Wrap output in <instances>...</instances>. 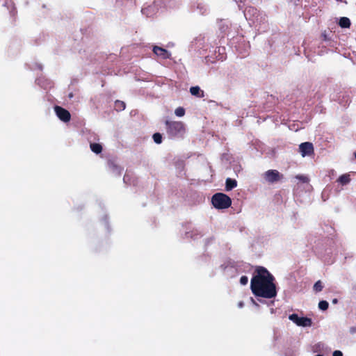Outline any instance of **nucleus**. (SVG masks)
I'll return each instance as SVG.
<instances>
[{"instance_id":"obj_1","label":"nucleus","mask_w":356,"mask_h":356,"mask_svg":"<svg viewBox=\"0 0 356 356\" xmlns=\"http://www.w3.org/2000/svg\"><path fill=\"white\" fill-rule=\"evenodd\" d=\"M275 277L264 267L258 266L251 279L250 289L257 297L270 299L277 296V289L274 283Z\"/></svg>"},{"instance_id":"obj_2","label":"nucleus","mask_w":356,"mask_h":356,"mask_svg":"<svg viewBox=\"0 0 356 356\" xmlns=\"http://www.w3.org/2000/svg\"><path fill=\"white\" fill-rule=\"evenodd\" d=\"M168 134L172 137H183L186 129L181 122L165 121Z\"/></svg>"},{"instance_id":"obj_3","label":"nucleus","mask_w":356,"mask_h":356,"mask_svg":"<svg viewBox=\"0 0 356 356\" xmlns=\"http://www.w3.org/2000/svg\"><path fill=\"white\" fill-rule=\"evenodd\" d=\"M211 202L213 207L218 209H224L229 208L232 204L231 198L226 194L222 193H217L214 194L211 198Z\"/></svg>"},{"instance_id":"obj_4","label":"nucleus","mask_w":356,"mask_h":356,"mask_svg":"<svg viewBox=\"0 0 356 356\" xmlns=\"http://www.w3.org/2000/svg\"><path fill=\"white\" fill-rule=\"evenodd\" d=\"M289 318L298 326L311 327L312 325L311 318L308 317H299L297 314H290Z\"/></svg>"},{"instance_id":"obj_5","label":"nucleus","mask_w":356,"mask_h":356,"mask_svg":"<svg viewBox=\"0 0 356 356\" xmlns=\"http://www.w3.org/2000/svg\"><path fill=\"white\" fill-rule=\"evenodd\" d=\"M264 177L268 182L274 183L282 179L283 175L276 170H268L264 173Z\"/></svg>"},{"instance_id":"obj_6","label":"nucleus","mask_w":356,"mask_h":356,"mask_svg":"<svg viewBox=\"0 0 356 356\" xmlns=\"http://www.w3.org/2000/svg\"><path fill=\"white\" fill-rule=\"evenodd\" d=\"M300 152L301 155L305 157L306 156H311L314 154V146L312 143L305 142L299 146Z\"/></svg>"},{"instance_id":"obj_7","label":"nucleus","mask_w":356,"mask_h":356,"mask_svg":"<svg viewBox=\"0 0 356 356\" xmlns=\"http://www.w3.org/2000/svg\"><path fill=\"white\" fill-rule=\"evenodd\" d=\"M152 51L154 54H156L158 57H159L161 59H168L170 58L171 57V53L165 49H163L161 47L154 46Z\"/></svg>"},{"instance_id":"obj_8","label":"nucleus","mask_w":356,"mask_h":356,"mask_svg":"<svg viewBox=\"0 0 356 356\" xmlns=\"http://www.w3.org/2000/svg\"><path fill=\"white\" fill-rule=\"evenodd\" d=\"M189 91L191 95L195 97L202 98L204 97V90L198 86L191 87Z\"/></svg>"},{"instance_id":"obj_9","label":"nucleus","mask_w":356,"mask_h":356,"mask_svg":"<svg viewBox=\"0 0 356 356\" xmlns=\"http://www.w3.org/2000/svg\"><path fill=\"white\" fill-rule=\"evenodd\" d=\"M237 186V181L235 179L227 178L225 181V189L227 191H231L236 188Z\"/></svg>"},{"instance_id":"obj_10","label":"nucleus","mask_w":356,"mask_h":356,"mask_svg":"<svg viewBox=\"0 0 356 356\" xmlns=\"http://www.w3.org/2000/svg\"><path fill=\"white\" fill-rule=\"evenodd\" d=\"M155 10V6L151 5L146 8H143L141 10V12L143 15H146L147 17L152 16Z\"/></svg>"},{"instance_id":"obj_11","label":"nucleus","mask_w":356,"mask_h":356,"mask_svg":"<svg viewBox=\"0 0 356 356\" xmlns=\"http://www.w3.org/2000/svg\"><path fill=\"white\" fill-rule=\"evenodd\" d=\"M90 147L92 152L97 154H100L102 152V146L99 143H90Z\"/></svg>"},{"instance_id":"obj_12","label":"nucleus","mask_w":356,"mask_h":356,"mask_svg":"<svg viewBox=\"0 0 356 356\" xmlns=\"http://www.w3.org/2000/svg\"><path fill=\"white\" fill-rule=\"evenodd\" d=\"M342 185H346L350 181V175L348 174H344L341 175L337 180Z\"/></svg>"},{"instance_id":"obj_13","label":"nucleus","mask_w":356,"mask_h":356,"mask_svg":"<svg viewBox=\"0 0 356 356\" xmlns=\"http://www.w3.org/2000/svg\"><path fill=\"white\" fill-rule=\"evenodd\" d=\"M57 117L62 121L67 122L70 120V113H56Z\"/></svg>"},{"instance_id":"obj_14","label":"nucleus","mask_w":356,"mask_h":356,"mask_svg":"<svg viewBox=\"0 0 356 356\" xmlns=\"http://www.w3.org/2000/svg\"><path fill=\"white\" fill-rule=\"evenodd\" d=\"M208 104V108L209 109L222 110L225 108L222 104H218L215 101H209Z\"/></svg>"},{"instance_id":"obj_15","label":"nucleus","mask_w":356,"mask_h":356,"mask_svg":"<svg viewBox=\"0 0 356 356\" xmlns=\"http://www.w3.org/2000/svg\"><path fill=\"white\" fill-rule=\"evenodd\" d=\"M341 28H348L350 26V21L348 17H341L339 22Z\"/></svg>"},{"instance_id":"obj_16","label":"nucleus","mask_w":356,"mask_h":356,"mask_svg":"<svg viewBox=\"0 0 356 356\" xmlns=\"http://www.w3.org/2000/svg\"><path fill=\"white\" fill-rule=\"evenodd\" d=\"M125 103L122 101L117 100L115 102V111H122L125 109Z\"/></svg>"},{"instance_id":"obj_17","label":"nucleus","mask_w":356,"mask_h":356,"mask_svg":"<svg viewBox=\"0 0 356 356\" xmlns=\"http://www.w3.org/2000/svg\"><path fill=\"white\" fill-rule=\"evenodd\" d=\"M43 79L40 78L37 79L38 84L40 85L41 87L44 88V89H47L48 88H50L51 86V81L48 80H45V83H42Z\"/></svg>"},{"instance_id":"obj_18","label":"nucleus","mask_w":356,"mask_h":356,"mask_svg":"<svg viewBox=\"0 0 356 356\" xmlns=\"http://www.w3.org/2000/svg\"><path fill=\"white\" fill-rule=\"evenodd\" d=\"M329 304L326 300H321L318 303V307L321 310L325 311L328 308Z\"/></svg>"},{"instance_id":"obj_19","label":"nucleus","mask_w":356,"mask_h":356,"mask_svg":"<svg viewBox=\"0 0 356 356\" xmlns=\"http://www.w3.org/2000/svg\"><path fill=\"white\" fill-rule=\"evenodd\" d=\"M153 140L157 144L161 143V142H162V136H161V134H159V133L154 134V135H153Z\"/></svg>"},{"instance_id":"obj_20","label":"nucleus","mask_w":356,"mask_h":356,"mask_svg":"<svg viewBox=\"0 0 356 356\" xmlns=\"http://www.w3.org/2000/svg\"><path fill=\"white\" fill-rule=\"evenodd\" d=\"M296 179H298L302 183H308L309 181V179L303 175H298L296 176Z\"/></svg>"},{"instance_id":"obj_21","label":"nucleus","mask_w":356,"mask_h":356,"mask_svg":"<svg viewBox=\"0 0 356 356\" xmlns=\"http://www.w3.org/2000/svg\"><path fill=\"white\" fill-rule=\"evenodd\" d=\"M323 284H322V282H321L320 280L317 281V282L314 284V291H316V292L321 291H322V289H323Z\"/></svg>"},{"instance_id":"obj_22","label":"nucleus","mask_w":356,"mask_h":356,"mask_svg":"<svg viewBox=\"0 0 356 356\" xmlns=\"http://www.w3.org/2000/svg\"><path fill=\"white\" fill-rule=\"evenodd\" d=\"M248 282V278L247 276L245 275H243L240 278V283L242 284V285H245L247 284Z\"/></svg>"},{"instance_id":"obj_23","label":"nucleus","mask_w":356,"mask_h":356,"mask_svg":"<svg viewBox=\"0 0 356 356\" xmlns=\"http://www.w3.org/2000/svg\"><path fill=\"white\" fill-rule=\"evenodd\" d=\"M54 111H60V112H63V111H67V110L58 106H54Z\"/></svg>"},{"instance_id":"obj_24","label":"nucleus","mask_w":356,"mask_h":356,"mask_svg":"<svg viewBox=\"0 0 356 356\" xmlns=\"http://www.w3.org/2000/svg\"><path fill=\"white\" fill-rule=\"evenodd\" d=\"M332 355L333 356H343V353L340 350H334Z\"/></svg>"},{"instance_id":"obj_25","label":"nucleus","mask_w":356,"mask_h":356,"mask_svg":"<svg viewBox=\"0 0 356 356\" xmlns=\"http://www.w3.org/2000/svg\"><path fill=\"white\" fill-rule=\"evenodd\" d=\"M349 331L351 334H356V327L355 326L350 327Z\"/></svg>"},{"instance_id":"obj_26","label":"nucleus","mask_w":356,"mask_h":356,"mask_svg":"<svg viewBox=\"0 0 356 356\" xmlns=\"http://www.w3.org/2000/svg\"><path fill=\"white\" fill-rule=\"evenodd\" d=\"M108 165L111 168H117V166L112 162V161H109L108 162Z\"/></svg>"},{"instance_id":"obj_27","label":"nucleus","mask_w":356,"mask_h":356,"mask_svg":"<svg viewBox=\"0 0 356 356\" xmlns=\"http://www.w3.org/2000/svg\"><path fill=\"white\" fill-rule=\"evenodd\" d=\"M175 111H177V112H179V111H184V108H181V107H178L175 109Z\"/></svg>"},{"instance_id":"obj_28","label":"nucleus","mask_w":356,"mask_h":356,"mask_svg":"<svg viewBox=\"0 0 356 356\" xmlns=\"http://www.w3.org/2000/svg\"><path fill=\"white\" fill-rule=\"evenodd\" d=\"M175 114H176L178 117H182V116H184V115L185 114V113H175Z\"/></svg>"},{"instance_id":"obj_29","label":"nucleus","mask_w":356,"mask_h":356,"mask_svg":"<svg viewBox=\"0 0 356 356\" xmlns=\"http://www.w3.org/2000/svg\"><path fill=\"white\" fill-rule=\"evenodd\" d=\"M207 8H204V11L200 10V13L201 14H204V13L207 12Z\"/></svg>"},{"instance_id":"obj_30","label":"nucleus","mask_w":356,"mask_h":356,"mask_svg":"<svg viewBox=\"0 0 356 356\" xmlns=\"http://www.w3.org/2000/svg\"><path fill=\"white\" fill-rule=\"evenodd\" d=\"M197 8L200 9V10H202V11H204V8L203 6H198Z\"/></svg>"},{"instance_id":"obj_31","label":"nucleus","mask_w":356,"mask_h":356,"mask_svg":"<svg viewBox=\"0 0 356 356\" xmlns=\"http://www.w3.org/2000/svg\"><path fill=\"white\" fill-rule=\"evenodd\" d=\"M337 1H339V2H344L345 3H346V1L345 0H337Z\"/></svg>"},{"instance_id":"obj_32","label":"nucleus","mask_w":356,"mask_h":356,"mask_svg":"<svg viewBox=\"0 0 356 356\" xmlns=\"http://www.w3.org/2000/svg\"><path fill=\"white\" fill-rule=\"evenodd\" d=\"M332 302L334 303V304L337 303V299H334L332 300Z\"/></svg>"},{"instance_id":"obj_33","label":"nucleus","mask_w":356,"mask_h":356,"mask_svg":"<svg viewBox=\"0 0 356 356\" xmlns=\"http://www.w3.org/2000/svg\"><path fill=\"white\" fill-rule=\"evenodd\" d=\"M323 37H324L325 40H326V35H325V34H323Z\"/></svg>"},{"instance_id":"obj_34","label":"nucleus","mask_w":356,"mask_h":356,"mask_svg":"<svg viewBox=\"0 0 356 356\" xmlns=\"http://www.w3.org/2000/svg\"><path fill=\"white\" fill-rule=\"evenodd\" d=\"M316 356H323V355H321V354H318V355H316Z\"/></svg>"},{"instance_id":"obj_35","label":"nucleus","mask_w":356,"mask_h":356,"mask_svg":"<svg viewBox=\"0 0 356 356\" xmlns=\"http://www.w3.org/2000/svg\"><path fill=\"white\" fill-rule=\"evenodd\" d=\"M355 159H356V151H355Z\"/></svg>"}]
</instances>
